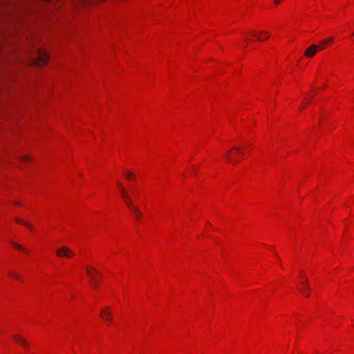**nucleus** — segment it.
Listing matches in <instances>:
<instances>
[{"label": "nucleus", "instance_id": "1", "mask_svg": "<svg viewBox=\"0 0 354 354\" xmlns=\"http://www.w3.org/2000/svg\"><path fill=\"white\" fill-rule=\"evenodd\" d=\"M48 59V53L43 49L39 48L35 55L32 56L30 59V64L35 66H41L45 64Z\"/></svg>", "mask_w": 354, "mask_h": 354}, {"label": "nucleus", "instance_id": "2", "mask_svg": "<svg viewBox=\"0 0 354 354\" xmlns=\"http://www.w3.org/2000/svg\"><path fill=\"white\" fill-rule=\"evenodd\" d=\"M299 291L302 295L308 297L311 293V288L308 279L304 281H301L300 286L298 287Z\"/></svg>", "mask_w": 354, "mask_h": 354}, {"label": "nucleus", "instance_id": "3", "mask_svg": "<svg viewBox=\"0 0 354 354\" xmlns=\"http://www.w3.org/2000/svg\"><path fill=\"white\" fill-rule=\"evenodd\" d=\"M56 254L59 257H68L71 258L74 256L73 251L70 250L67 246H62L57 249Z\"/></svg>", "mask_w": 354, "mask_h": 354}, {"label": "nucleus", "instance_id": "4", "mask_svg": "<svg viewBox=\"0 0 354 354\" xmlns=\"http://www.w3.org/2000/svg\"><path fill=\"white\" fill-rule=\"evenodd\" d=\"M86 272L87 274L91 278L93 286L95 288L97 287V275H100V273L93 267H86Z\"/></svg>", "mask_w": 354, "mask_h": 354}, {"label": "nucleus", "instance_id": "5", "mask_svg": "<svg viewBox=\"0 0 354 354\" xmlns=\"http://www.w3.org/2000/svg\"><path fill=\"white\" fill-rule=\"evenodd\" d=\"M318 49H319V46L311 45L306 50L304 55L306 57H313L317 53Z\"/></svg>", "mask_w": 354, "mask_h": 354}, {"label": "nucleus", "instance_id": "6", "mask_svg": "<svg viewBox=\"0 0 354 354\" xmlns=\"http://www.w3.org/2000/svg\"><path fill=\"white\" fill-rule=\"evenodd\" d=\"M232 150H235L237 153H241V149L239 147H233L230 150H229V151L227 152V153L225 156V158L227 159V160L229 162L236 163L238 161L234 160L233 158V157L230 154L231 153Z\"/></svg>", "mask_w": 354, "mask_h": 354}, {"label": "nucleus", "instance_id": "7", "mask_svg": "<svg viewBox=\"0 0 354 354\" xmlns=\"http://www.w3.org/2000/svg\"><path fill=\"white\" fill-rule=\"evenodd\" d=\"M13 339L17 342H18L19 344H20L21 346H23L24 347L26 348L28 347V342H26V339H24L22 337H21L20 335H14L13 336Z\"/></svg>", "mask_w": 354, "mask_h": 354}, {"label": "nucleus", "instance_id": "8", "mask_svg": "<svg viewBox=\"0 0 354 354\" xmlns=\"http://www.w3.org/2000/svg\"><path fill=\"white\" fill-rule=\"evenodd\" d=\"M100 317L105 321H108L111 318L110 311H101Z\"/></svg>", "mask_w": 354, "mask_h": 354}, {"label": "nucleus", "instance_id": "9", "mask_svg": "<svg viewBox=\"0 0 354 354\" xmlns=\"http://www.w3.org/2000/svg\"><path fill=\"white\" fill-rule=\"evenodd\" d=\"M117 184L120 189V192H121L122 198H127V196H128V194H127V191L125 190V189L124 188V187L122 185V184L119 181H117Z\"/></svg>", "mask_w": 354, "mask_h": 354}, {"label": "nucleus", "instance_id": "10", "mask_svg": "<svg viewBox=\"0 0 354 354\" xmlns=\"http://www.w3.org/2000/svg\"><path fill=\"white\" fill-rule=\"evenodd\" d=\"M131 212L134 214V215L136 216V217L139 220L142 216V212H140V210L137 208L136 207H132V210Z\"/></svg>", "mask_w": 354, "mask_h": 354}, {"label": "nucleus", "instance_id": "11", "mask_svg": "<svg viewBox=\"0 0 354 354\" xmlns=\"http://www.w3.org/2000/svg\"><path fill=\"white\" fill-rule=\"evenodd\" d=\"M333 41V37L325 39L320 41V45L319 46V49H324V45L330 44Z\"/></svg>", "mask_w": 354, "mask_h": 354}, {"label": "nucleus", "instance_id": "12", "mask_svg": "<svg viewBox=\"0 0 354 354\" xmlns=\"http://www.w3.org/2000/svg\"><path fill=\"white\" fill-rule=\"evenodd\" d=\"M123 200L125 201L127 205L129 207L131 210H132V207H134V206L133 205L132 201L131 200L129 196H127V198H124Z\"/></svg>", "mask_w": 354, "mask_h": 354}, {"label": "nucleus", "instance_id": "13", "mask_svg": "<svg viewBox=\"0 0 354 354\" xmlns=\"http://www.w3.org/2000/svg\"><path fill=\"white\" fill-rule=\"evenodd\" d=\"M15 221H16V222H17V223H20V224H22V225H26V226H28V227L31 228L30 225L28 223H27V222H26V221H23L22 219H20V218H17L15 219Z\"/></svg>", "mask_w": 354, "mask_h": 354}, {"label": "nucleus", "instance_id": "14", "mask_svg": "<svg viewBox=\"0 0 354 354\" xmlns=\"http://www.w3.org/2000/svg\"><path fill=\"white\" fill-rule=\"evenodd\" d=\"M12 245H13L16 248H17V249H19V250H23V251H24V252H28V250H26V249H25L22 245H19V244H17V243H14V242L12 243Z\"/></svg>", "mask_w": 354, "mask_h": 354}, {"label": "nucleus", "instance_id": "15", "mask_svg": "<svg viewBox=\"0 0 354 354\" xmlns=\"http://www.w3.org/2000/svg\"><path fill=\"white\" fill-rule=\"evenodd\" d=\"M125 177L127 178V180H130L131 178H136V176L134 175L133 173L128 171L125 173Z\"/></svg>", "mask_w": 354, "mask_h": 354}, {"label": "nucleus", "instance_id": "16", "mask_svg": "<svg viewBox=\"0 0 354 354\" xmlns=\"http://www.w3.org/2000/svg\"><path fill=\"white\" fill-rule=\"evenodd\" d=\"M10 274L15 279H20V277L16 274V273H14V272H10Z\"/></svg>", "mask_w": 354, "mask_h": 354}, {"label": "nucleus", "instance_id": "17", "mask_svg": "<svg viewBox=\"0 0 354 354\" xmlns=\"http://www.w3.org/2000/svg\"><path fill=\"white\" fill-rule=\"evenodd\" d=\"M29 160V157L27 156H24L21 157V160L23 162H26Z\"/></svg>", "mask_w": 354, "mask_h": 354}, {"label": "nucleus", "instance_id": "18", "mask_svg": "<svg viewBox=\"0 0 354 354\" xmlns=\"http://www.w3.org/2000/svg\"><path fill=\"white\" fill-rule=\"evenodd\" d=\"M274 3L275 4H277H277H279V3H280V0H274Z\"/></svg>", "mask_w": 354, "mask_h": 354}, {"label": "nucleus", "instance_id": "19", "mask_svg": "<svg viewBox=\"0 0 354 354\" xmlns=\"http://www.w3.org/2000/svg\"><path fill=\"white\" fill-rule=\"evenodd\" d=\"M264 33L267 35V36H266V37H265L264 39H267V38H268V37L270 36L269 32H264Z\"/></svg>", "mask_w": 354, "mask_h": 354}, {"label": "nucleus", "instance_id": "20", "mask_svg": "<svg viewBox=\"0 0 354 354\" xmlns=\"http://www.w3.org/2000/svg\"><path fill=\"white\" fill-rule=\"evenodd\" d=\"M303 279H304V280H303L302 281H305V280H306L307 279H306V277H303Z\"/></svg>", "mask_w": 354, "mask_h": 354}, {"label": "nucleus", "instance_id": "21", "mask_svg": "<svg viewBox=\"0 0 354 354\" xmlns=\"http://www.w3.org/2000/svg\"><path fill=\"white\" fill-rule=\"evenodd\" d=\"M258 39H259V40H263V38H259V37H258Z\"/></svg>", "mask_w": 354, "mask_h": 354}]
</instances>
